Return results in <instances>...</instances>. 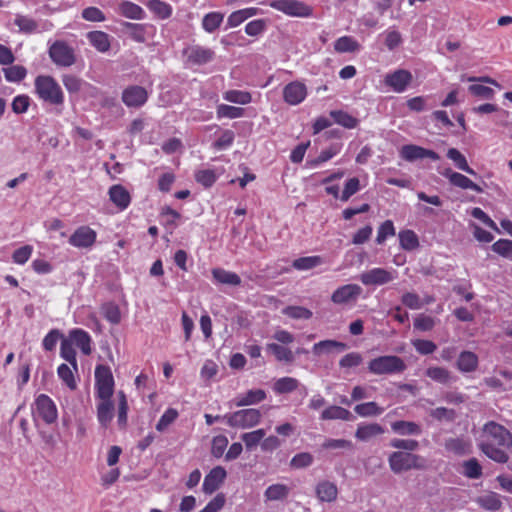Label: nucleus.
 Listing matches in <instances>:
<instances>
[{"label":"nucleus","mask_w":512,"mask_h":512,"mask_svg":"<svg viewBox=\"0 0 512 512\" xmlns=\"http://www.w3.org/2000/svg\"><path fill=\"white\" fill-rule=\"evenodd\" d=\"M478 446L489 459L504 464L509 460L506 449L512 448V434L503 425L488 421L483 425Z\"/></svg>","instance_id":"1"},{"label":"nucleus","mask_w":512,"mask_h":512,"mask_svg":"<svg viewBox=\"0 0 512 512\" xmlns=\"http://www.w3.org/2000/svg\"><path fill=\"white\" fill-rule=\"evenodd\" d=\"M35 91L41 100L51 105H62L64 102L62 89L51 76H37L35 79Z\"/></svg>","instance_id":"2"},{"label":"nucleus","mask_w":512,"mask_h":512,"mask_svg":"<svg viewBox=\"0 0 512 512\" xmlns=\"http://www.w3.org/2000/svg\"><path fill=\"white\" fill-rule=\"evenodd\" d=\"M389 467L392 472L399 474L412 469L421 470L426 467L425 459L414 453L395 451L388 457Z\"/></svg>","instance_id":"3"},{"label":"nucleus","mask_w":512,"mask_h":512,"mask_svg":"<svg viewBox=\"0 0 512 512\" xmlns=\"http://www.w3.org/2000/svg\"><path fill=\"white\" fill-rule=\"evenodd\" d=\"M406 364L396 355H383L373 358L368 363V371L374 375H393L402 373Z\"/></svg>","instance_id":"4"},{"label":"nucleus","mask_w":512,"mask_h":512,"mask_svg":"<svg viewBox=\"0 0 512 512\" xmlns=\"http://www.w3.org/2000/svg\"><path fill=\"white\" fill-rule=\"evenodd\" d=\"M262 418L260 410L247 408L223 415V421L232 428L249 429L257 426Z\"/></svg>","instance_id":"5"},{"label":"nucleus","mask_w":512,"mask_h":512,"mask_svg":"<svg viewBox=\"0 0 512 512\" xmlns=\"http://www.w3.org/2000/svg\"><path fill=\"white\" fill-rule=\"evenodd\" d=\"M95 396L97 399L112 398L114 393V378L112 371L107 365L95 367Z\"/></svg>","instance_id":"6"},{"label":"nucleus","mask_w":512,"mask_h":512,"mask_svg":"<svg viewBox=\"0 0 512 512\" xmlns=\"http://www.w3.org/2000/svg\"><path fill=\"white\" fill-rule=\"evenodd\" d=\"M268 5L291 17H309L312 8L299 0H270Z\"/></svg>","instance_id":"7"},{"label":"nucleus","mask_w":512,"mask_h":512,"mask_svg":"<svg viewBox=\"0 0 512 512\" xmlns=\"http://www.w3.org/2000/svg\"><path fill=\"white\" fill-rule=\"evenodd\" d=\"M362 291L358 284H345L332 293L331 301L337 306L351 307L356 304Z\"/></svg>","instance_id":"8"},{"label":"nucleus","mask_w":512,"mask_h":512,"mask_svg":"<svg viewBox=\"0 0 512 512\" xmlns=\"http://www.w3.org/2000/svg\"><path fill=\"white\" fill-rule=\"evenodd\" d=\"M33 414L36 417L41 418L46 424H52L58 417V412L53 400L45 395L40 394L34 402Z\"/></svg>","instance_id":"9"},{"label":"nucleus","mask_w":512,"mask_h":512,"mask_svg":"<svg viewBox=\"0 0 512 512\" xmlns=\"http://www.w3.org/2000/svg\"><path fill=\"white\" fill-rule=\"evenodd\" d=\"M49 56L57 66L61 67H70L76 61L73 48L63 41H56L51 45Z\"/></svg>","instance_id":"10"},{"label":"nucleus","mask_w":512,"mask_h":512,"mask_svg":"<svg viewBox=\"0 0 512 512\" xmlns=\"http://www.w3.org/2000/svg\"><path fill=\"white\" fill-rule=\"evenodd\" d=\"M97 239V233L89 226L78 227L69 237L68 243L78 249L91 248Z\"/></svg>","instance_id":"11"},{"label":"nucleus","mask_w":512,"mask_h":512,"mask_svg":"<svg viewBox=\"0 0 512 512\" xmlns=\"http://www.w3.org/2000/svg\"><path fill=\"white\" fill-rule=\"evenodd\" d=\"M183 53L189 65H205L211 62L215 57V52L212 49L200 45L189 46Z\"/></svg>","instance_id":"12"},{"label":"nucleus","mask_w":512,"mask_h":512,"mask_svg":"<svg viewBox=\"0 0 512 512\" xmlns=\"http://www.w3.org/2000/svg\"><path fill=\"white\" fill-rule=\"evenodd\" d=\"M121 99L128 108H140L147 102L148 92L142 86L130 85L123 90Z\"/></svg>","instance_id":"13"},{"label":"nucleus","mask_w":512,"mask_h":512,"mask_svg":"<svg viewBox=\"0 0 512 512\" xmlns=\"http://www.w3.org/2000/svg\"><path fill=\"white\" fill-rule=\"evenodd\" d=\"M413 77L412 74L404 69H398L392 73H388L384 78V83L396 93L404 92L410 85Z\"/></svg>","instance_id":"14"},{"label":"nucleus","mask_w":512,"mask_h":512,"mask_svg":"<svg viewBox=\"0 0 512 512\" xmlns=\"http://www.w3.org/2000/svg\"><path fill=\"white\" fill-rule=\"evenodd\" d=\"M400 156L408 162H414L424 158H429L433 161L439 159V155L435 151L414 144L402 146L400 149Z\"/></svg>","instance_id":"15"},{"label":"nucleus","mask_w":512,"mask_h":512,"mask_svg":"<svg viewBox=\"0 0 512 512\" xmlns=\"http://www.w3.org/2000/svg\"><path fill=\"white\" fill-rule=\"evenodd\" d=\"M395 279L394 272L384 268H373L360 275V281L364 285H384Z\"/></svg>","instance_id":"16"},{"label":"nucleus","mask_w":512,"mask_h":512,"mask_svg":"<svg viewBox=\"0 0 512 512\" xmlns=\"http://www.w3.org/2000/svg\"><path fill=\"white\" fill-rule=\"evenodd\" d=\"M307 96L306 85L299 81L288 83L283 89V98L289 105L302 103Z\"/></svg>","instance_id":"17"},{"label":"nucleus","mask_w":512,"mask_h":512,"mask_svg":"<svg viewBox=\"0 0 512 512\" xmlns=\"http://www.w3.org/2000/svg\"><path fill=\"white\" fill-rule=\"evenodd\" d=\"M121 25L128 32L130 38L138 43H144L147 36L152 35L155 31L154 26L148 23L123 22Z\"/></svg>","instance_id":"18"},{"label":"nucleus","mask_w":512,"mask_h":512,"mask_svg":"<svg viewBox=\"0 0 512 512\" xmlns=\"http://www.w3.org/2000/svg\"><path fill=\"white\" fill-rule=\"evenodd\" d=\"M226 476L227 472L222 466L214 467L204 478L203 491L207 494H212L224 482Z\"/></svg>","instance_id":"19"},{"label":"nucleus","mask_w":512,"mask_h":512,"mask_svg":"<svg viewBox=\"0 0 512 512\" xmlns=\"http://www.w3.org/2000/svg\"><path fill=\"white\" fill-rule=\"evenodd\" d=\"M68 340L72 345L77 346L84 355L92 352V338L89 333L81 328H74L69 331Z\"/></svg>","instance_id":"20"},{"label":"nucleus","mask_w":512,"mask_h":512,"mask_svg":"<svg viewBox=\"0 0 512 512\" xmlns=\"http://www.w3.org/2000/svg\"><path fill=\"white\" fill-rule=\"evenodd\" d=\"M442 175L449 180L450 184L456 187H459L461 189H470L477 193L483 192V189L478 184L474 183L467 176L452 171L450 168L443 171Z\"/></svg>","instance_id":"21"},{"label":"nucleus","mask_w":512,"mask_h":512,"mask_svg":"<svg viewBox=\"0 0 512 512\" xmlns=\"http://www.w3.org/2000/svg\"><path fill=\"white\" fill-rule=\"evenodd\" d=\"M315 494L320 502L331 503L337 499L338 488L329 480L319 481L315 486Z\"/></svg>","instance_id":"22"},{"label":"nucleus","mask_w":512,"mask_h":512,"mask_svg":"<svg viewBox=\"0 0 512 512\" xmlns=\"http://www.w3.org/2000/svg\"><path fill=\"white\" fill-rule=\"evenodd\" d=\"M116 11L123 17L132 20H143L146 17L144 9L128 0H121L117 4Z\"/></svg>","instance_id":"23"},{"label":"nucleus","mask_w":512,"mask_h":512,"mask_svg":"<svg viewBox=\"0 0 512 512\" xmlns=\"http://www.w3.org/2000/svg\"><path fill=\"white\" fill-rule=\"evenodd\" d=\"M479 365L478 356L471 351H462L457 359L456 367L462 373H471L477 370Z\"/></svg>","instance_id":"24"},{"label":"nucleus","mask_w":512,"mask_h":512,"mask_svg":"<svg viewBox=\"0 0 512 512\" xmlns=\"http://www.w3.org/2000/svg\"><path fill=\"white\" fill-rule=\"evenodd\" d=\"M109 198L120 210L126 209L130 202L131 196L128 190L122 185H113L109 189Z\"/></svg>","instance_id":"25"},{"label":"nucleus","mask_w":512,"mask_h":512,"mask_svg":"<svg viewBox=\"0 0 512 512\" xmlns=\"http://www.w3.org/2000/svg\"><path fill=\"white\" fill-rule=\"evenodd\" d=\"M391 429L394 433L401 436H419L422 434L421 426L413 421H395L391 423Z\"/></svg>","instance_id":"26"},{"label":"nucleus","mask_w":512,"mask_h":512,"mask_svg":"<svg viewBox=\"0 0 512 512\" xmlns=\"http://www.w3.org/2000/svg\"><path fill=\"white\" fill-rule=\"evenodd\" d=\"M97 419L101 426L107 427L114 416V404L111 398L98 399Z\"/></svg>","instance_id":"27"},{"label":"nucleus","mask_w":512,"mask_h":512,"mask_svg":"<svg viewBox=\"0 0 512 512\" xmlns=\"http://www.w3.org/2000/svg\"><path fill=\"white\" fill-rule=\"evenodd\" d=\"M87 39L100 53H106L110 49L111 37L103 31H91L87 34Z\"/></svg>","instance_id":"28"},{"label":"nucleus","mask_w":512,"mask_h":512,"mask_svg":"<svg viewBox=\"0 0 512 512\" xmlns=\"http://www.w3.org/2000/svg\"><path fill=\"white\" fill-rule=\"evenodd\" d=\"M257 7H248L232 12L227 18V27L234 28L242 24L247 19L259 14Z\"/></svg>","instance_id":"29"},{"label":"nucleus","mask_w":512,"mask_h":512,"mask_svg":"<svg viewBox=\"0 0 512 512\" xmlns=\"http://www.w3.org/2000/svg\"><path fill=\"white\" fill-rule=\"evenodd\" d=\"M266 398V392L263 389H252L245 394L239 395L235 398V405L237 407H244L255 405Z\"/></svg>","instance_id":"30"},{"label":"nucleus","mask_w":512,"mask_h":512,"mask_svg":"<svg viewBox=\"0 0 512 512\" xmlns=\"http://www.w3.org/2000/svg\"><path fill=\"white\" fill-rule=\"evenodd\" d=\"M348 348L347 344L337 340H323L313 345V353L316 355L329 354L334 351L342 352Z\"/></svg>","instance_id":"31"},{"label":"nucleus","mask_w":512,"mask_h":512,"mask_svg":"<svg viewBox=\"0 0 512 512\" xmlns=\"http://www.w3.org/2000/svg\"><path fill=\"white\" fill-rule=\"evenodd\" d=\"M383 433L384 428L377 423L359 424L355 432V437L360 441H368Z\"/></svg>","instance_id":"32"},{"label":"nucleus","mask_w":512,"mask_h":512,"mask_svg":"<svg viewBox=\"0 0 512 512\" xmlns=\"http://www.w3.org/2000/svg\"><path fill=\"white\" fill-rule=\"evenodd\" d=\"M320 418L322 420L350 421L353 419V415L343 407L331 405L322 411Z\"/></svg>","instance_id":"33"},{"label":"nucleus","mask_w":512,"mask_h":512,"mask_svg":"<svg viewBox=\"0 0 512 512\" xmlns=\"http://www.w3.org/2000/svg\"><path fill=\"white\" fill-rule=\"evenodd\" d=\"M212 276L217 283L229 285V286H239L241 285V278L234 272L225 270L223 268H214L212 270Z\"/></svg>","instance_id":"34"},{"label":"nucleus","mask_w":512,"mask_h":512,"mask_svg":"<svg viewBox=\"0 0 512 512\" xmlns=\"http://www.w3.org/2000/svg\"><path fill=\"white\" fill-rule=\"evenodd\" d=\"M290 493V488L285 484H272L268 486L264 492L265 501H282L285 500Z\"/></svg>","instance_id":"35"},{"label":"nucleus","mask_w":512,"mask_h":512,"mask_svg":"<svg viewBox=\"0 0 512 512\" xmlns=\"http://www.w3.org/2000/svg\"><path fill=\"white\" fill-rule=\"evenodd\" d=\"M476 503L487 511H498L502 507L501 496L496 492H489L479 496Z\"/></svg>","instance_id":"36"},{"label":"nucleus","mask_w":512,"mask_h":512,"mask_svg":"<svg viewBox=\"0 0 512 512\" xmlns=\"http://www.w3.org/2000/svg\"><path fill=\"white\" fill-rule=\"evenodd\" d=\"M360 49L361 45L352 36H342L334 42V50L338 53H353Z\"/></svg>","instance_id":"37"},{"label":"nucleus","mask_w":512,"mask_h":512,"mask_svg":"<svg viewBox=\"0 0 512 512\" xmlns=\"http://www.w3.org/2000/svg\"><path fill=\"white\" fill-rule=\"evenodd\" d=\"M222 98L230 103L247 105L252 102V95L248 91L231 89L223 92Z\"/></svg>","instance_id":"38"},{"label":"nucleus","mask_w":512,"mask_h":512,"mask_svg":"<svg viewBox=\"0 0 512 512\" xmlns=\"http://www.w3.org/2000/svg\"><path fill=\"white\" fill-rule=\"evenodd\" d=\"M398 238L400 247L406 251H413L420 245L417 234L410 229L401 230L398 233Z\"/></svg>","instance_id":"39"},{"label":"nucleus","mask_w":512,"mask_h":512,"mask_svg":"<svg viewBox=\"0 0 512 512\" xmlns=\"http://www.w3.org/2000/svg\"><path fill=\"white\" fill-rule=\"evenodd\" d=\"M446 156L459 170H462L470 175H476V172L468 165L466 157L458 149H448Z\"/></svg>","instance_id":"40"},{"label":"nucleus","mask_w":512,"mask_h":512,"mask_svg":"<svg viewBox=\"0 0 512 512\" xmlns=\"http://www.w3.org/2000/svg\"><path fill=\"white\" fill-rule=\"evenodd\" d=\"M223 19V13L209 12L202 19V28L207 33H213L221 26Z\"/></svg>","instance_id":"41"},{"label":"nucleus","mask_w":512,"mask_h":512,"mask_svg":"<svg viewBox=\"0 0 512 512\" xmlns=\"http://www.w3.org/2000/svg\"><path fill=\"white\" fill-rule=\"evenodd\" d=\"M245 110L241 107L227 104H219L216 107V116L218 119H237L243 117Z\"/></svg>","instance_id":"42"},{"label":"nucleus","mask_w":512,"mask_h":512,"mask_svg":"<svg viewBox=\"0 0 512 512\" xmlns=\"http://www.w3.org/2000/svg\"><path fill=\"white\" fill-rule=\"evenodd\" d=\"M330 115L335 123L347 129H353L359 123L357 118L342 110L331 111Z\"/></svg>","instance_id":"43"},{"label":"nucleus","mask_w":512,"mask_h":512,"mask_svg":"<svg viewBox=\"0 0 512 512\" xmlns=\"http://www.w3.org/2000/svg\"><path fill=\"white\" fill-rule=\"evenodd\" d=\"M146 6L161 19H167L172 14V7L162 0H149Z\"/></svg>","instance_id":"44"},{"label":"nucleus","mask_w":512,"mask_h":512,"mask_svg":"<svg viewBox=\"0 0 512 512\" xmlns=\"http://www.w3.org/2000/svg\"><path fill=\"white\" fill-rule=\"evenodd\" d=\"M219 176L220 172L214 169H202L195 172V180L205 188L211 187Z\"/></svg>","instance_id":"45"},{"label":"nucleus","mask_w":512,"mask_h":512,"mask_svg":"<svg viewBox=\"0 0 512 512\" xmlns=\"http://www.w3.org/2000/svg\"><path fill=\"white\" fill-rule=\"evenodd\" d=\"M14 24L19 28V32L25 34H32L38 30L37 22L22 14H16Z\"/></svg>","instance_id":"46"},{"label":"nucleus","mask_w":512,"mask_h":512,"mask_svg":"<svg viewBox=\"0 0 512 512\" xmlns=\"http://www.w3.org/2000/svg\"><path fill=\"white\" fill-rule=\"evenodd\" d=\"M267 351L271 352L278 361L292 362L294 360L293 352L282 345L276 343H268Z\"/></svg>","instance_id":"47"},{"label":"nucleus","mask_w":512,"mask_h":512,"mask_svg":"<svg viewBox=\"0 0 512 512\" xmlns=\"http://www.w3.org/2000/svg\"><path fill=\"white\" fill-rule=\"evenodd\" d=\"M60 356L66 360L75 372L78 370L76 351L68 339H63L60 347Z\"/></svg>","instance_id":"48"},{"label":"nucleus","mask_w":512,"mask_h":512,"mask_svg":"<svg viewBox=\"0 0 512 512\" xmlns=\"http://www.w3.org/2000/svg\"><path fill=\"white\" fill-rule=\"evenodd\" d=\"M299 386V381L293 377H282L274 383V391L278 394L290 393L296 390Z\"/></svg>","instance_id":"49"},{"label":"nucleus","mask_w":512,"mask_h":512,"mask_svg":"<svg viewBox=\"0 0 512 512\" xmlns=\"http://www.w3.org/2000/svg\"><path fill=\"white\" fill-rule=\"evenodd\" d=\"M322 262L320 256H306L295 259L292 262V267L299 271H306L317 267L322 264Z\"/></svg>","instance_id":"50"},{"label":"nucleus","mask_w":512,"mask_h":512,"mask_svg":"<svg viewBox=\"0 0 512 512\" xmlns=\"http://www.w3.org/2000/svg\"><path fill=\"white\" fill-rule=\"evenodd\" d=\"M354 411L361 417H370L381 415L384 411L376 402H366L357 404Z\"/></svg>","instance_id":"51"},{"label":"nucleus","mask_w":512,"mask_h":512,"mask_svg":"<svg viewBox=\"0 0 512 512\" xmlns=\"http://www.w3.org/2000/svg\"><path fill=\"white\" fill-rule=\"evenodd\" d=\"M266 432L264 429H257L251 432L243 433L241 435V440L244 442L246 448L248 450L256 447L263 440Z\"/></svg>","instance_id":"52"},{"label":"nucleus","mask_w":512,"mask_h":512,"mask_svg":"<svg viewBox=\"0 0 512 512\" xmlns=\"http://www.w3.org/2000/svg\"><path fill=\"white\" fill-rule=\"evenodd\" d=\"M463 474L469 479H479L482 476V466L476 458H471L463 463Z\"/></svg>","instance_id":"53"},{"label":"nucleus","mask_w":512,"mask_h":512,"mask_svg":"<svg viewBox=\"0 0 512 512\" xmlns=\"http://www.w3.org/2000/svg\"><path fill=\"white\" fill-rule=\"evenodd\" d=\"M3 72L5 75V79L8 82L14 83L22 81L27 75L26 68L20 65H14L7 68H3Z\"/></svg>","instance_id":"54"},{"label":"nucleus","mask_w":512,"mask_h":512,"mask_svg":"<svg viewBox=\"0 0 512 512\" xmlns=\"http://www.w3.org/2000/svg\"><path fill=\"white\" fill-rule=\"evenodd\" d=\"M445 449L456 455H464L468 452V443L460 438H449L445 441Z\"/></svg>","instance_id":"55"},{"label":"nucleus","mask_w":512,"mask_h":512,"mask_svg":"<svg viewBox=\"0 0 512 512\" xmlns=\"http://www.w3.org/2000/svg\"><path fill=\"white\" fill-rule=\"evenodd\" d=\"M491 249L498 255L512 261V240L499 239L492 244Z\"/></svg>","instance_id":"56"},{"label":"nucleus","mask_w":512,"mask_h":512,"mask_svg":"<svg viewBox=\"0 0 512 512\" xmlns=\"http://www.w3.org/2000/svg\"><path fill=\"white\" fill-rule=\"evenodd\" d=\"M179 416V413L174 408H168L160 417L155 428L159 432H164Z\"/></svg>","instance_id":"57"},{"label":"nucleus","mask_w":512,"mask_h":512,"mask_svg":"<svg viewBox=\"0 0 512 512\" xmlns=\"http://www.w3.org/2000/svg\"><path fill=\"white\" fill-rule=\"evenodd\" d=\"M57 374L69 389H76L77 383L74 377V372L67 364L59 365L57 368Z\"/></svg>","instance_id":"58"},{"label":"nucleus","mask_w":512,"mask_h":512,"mask_svg":"<svg viewBox=\"0 0 512 512\" xmlns=\"http://www.w3.org/2000/svg\"><path fill=\"white\" fill-rule=\"evenodd\" d=\"M102 312L107 321L111 324H118L121 321V312L115 303L108 302L103 304Z\"/></svg>","instance_id":"59"},{"label":"nucleus","mask_w":512,"mask_h":512,"mask_svg":"<svg viewBox=\"0 0 512 512\" xmlns=\"http://www.w3.org/2000/svg\"><path fill=\"white\" fill-rule=\"evenodd\" d=\"M340 149V145L333 144L329 148L322 150L316 159L310 161V166L317 167L320 164L327 162L328 160L336 156L340 152Z\"/></svg>","instance_id":"60"},{"label":"nucleus","mask_w":512,"mask_h":512,"mask_svg":"<svg viewBox=\"0 0 512 512\" xmlns=\"http://www.w3.org/2000/svg\"><path fill=\"white\" fill-rule=\"evenodd\" d=\"M426 375L441 384H446L451 379L450 372L443 367H429L426 370Z\"/></svg>","instance_id":"61"},{"label":"nucleus","mask_w":512,"mask_h":512,"mask_svg":"<svg viewBox=\"0 0 512 512\" xmlns=\"http://www.w3.org/2000/svg\"><path fill=\"white\" fill-rule=\"evenodd\" d=\"M282 313L292 319H310L312 311L302 306H287Z\"/></svg>","instance_id":"62"},{"label":"nucleus","mask_w":512,"mask_h":512,"mask_svg":"<svg viewBox=\"0 0 512 512\" xmlns=\"http://www.w3.org/2000/svg\"><path fill=\"white\" fill-rule=\"evenodd\" d=\"M362 362L363 357L359 352H350L339 360V366L347 370L359 366Z\"/></svg>","instance_id":"63"},{"label":"nucleus","mask_w":512,"mask_h":512,"mask_svg":"<svg viewBox=\"0 0 512 512\" xmlns=\"http://www.w3.org/2000/svg\"><path fill=\"white\" fill-rule=\"evenodd\" d=\"M228 438L225 435H217L213 437L211 444V454L215 458H220L228 446Z\"/></svg>","instance_id":"64"}]
</instances>
